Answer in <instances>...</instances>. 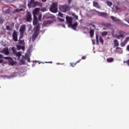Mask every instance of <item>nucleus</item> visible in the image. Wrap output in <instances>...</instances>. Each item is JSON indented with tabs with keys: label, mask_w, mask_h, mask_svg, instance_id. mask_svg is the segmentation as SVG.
<instances>
[{
	"label": "nucleus",
	"mask_w": 129,
	"mask_h": 129,
	"mask_svg": "<svg viewBox=\"0 0 129 129\" xmlns=\"http://www.w3.org/2000/svg\"><path fill=\"white\" fill-rule=\"evenodd\" d=\"M46 63H52V61H50V62H45Z\"/></svg>",
	"instance_id": "56"
},
{
	"label": "nucleus",
	"mask_w": 129,
	"mask_h": 129,
	"mask_svg": "<svg viewBox=\"0 0 129 129\" xmlns=\"http://www.w3.org/2000/svg\"><path fill=\"white\" fill-rule=\"evenodd\" d=\"M110 18L113 20V21L117 22V23H120V20L118 19H117L116 17H114L113 16L110 17Z\"/></svg>",
	"instance_id": "17"
},
{
	"label": "nucleus",
	"mask_w": 129,
	"mask_h": 129,
	"mask_svg": "<svg viewBox=\"0 0 129 129\" xmlns=\"http://www.w3.org/2000/svg\"><path fill=\"white\" fill-rule=\"evenodd\" d=\"M41 1H42L43 3H46V2H47V0H41Z\"/></svg>",
	"instance_id": "52"
},
{
	"label": "nucleus",
	"mask_w": 129,
	"mask_h": 129,
	"mask_svg": "<svg viewBox=\"0 0 129 129\" xmlns=\"http://www.w3.org/2000/svg\"><path fill=\"white\" fill-rule=\"evenodd\" d=\"M84 33L86 34L87 32L86 31H84Z\"/></svg>",
	"instance_id": "59"
},
{
	"label": "nucleus",
	"mask_w": 129,
	"mask_h": 129,
	"mask_svg": "<svg viewBox=\"0 0 129 129\" xmlns=\"http://www.w3.org/2000/svg\"><path fill=\"white\" fill-rule=\"evenodd\" d=\"M21 49L22 50H24L25 49V46H21Z\"/></svg>",
	"instance_id": "50"
},
{
	"label": "nucleus",
	"mask_w": 129,
	"mask_h": 129,
	"mask_svg": "<svg viewBox=\"0 0 129 129\" xmlns=\"http://www.w3.org/2000/svg\"><path fill=\"white\" fill-rule=\"evenodd\" d=\"M72 16L76 19V20H78V16H77L75 14H73Z\"/></svg>",
	"instance_id": "35"
},
{
	"label": "nucleus",
	"mask_w": 129,
	"mask_h": 129,
	"mask_svg": "<svg viewBox=\"0 0 129 129\" xmlns=\"http://www.w3.org/2000/svg\"><path fill=\"white\" fill-rule=\"evenodd\" d=\"M6 29L8 31H11L12 30V29L11 28V27H10L9 26H7Z\"/></svg>",
	"instance_id": "37"
},
{
	"label": "nucleus",
	"mask_w": 129,
	"mask_h": 129,
	"mask_svg": "<svg viewBox=\"0 0 129 129\" xmlns=\"http://www.w3.org/2000/svg\"><path fill=\"white\" fill-rule=\"evenodd\" d=\"M1 53L4 54L6 55H8L9 53V50L8 48H4L0 51Z\"/></svg>",
	"instance_id": "14"
},
{
	"label": "nucleus",
	"mask_w": 129,
	"mask_h": 129,
	"mask_svg": "<svg viewBox=\"0 0 129 129\" xmlns=\"http://www.w3.org/2000/svg\"><path fill=\"white\" fill-rule=\"evenodd\" d=\"M3 58L5 59L8 60V61H9V60L11 58V57L6 56V57H3Z\"/></svg>",
	"instance_id": "36"
},
{
	"label": "nucleus",
	"mask_w": 129,
	"mask_h": 129,
	"mask_svg": "<svg viewBox=\"0 0 129 129\" xmlns=\"http://www.w3.org/2000/svg\"><path fill=\"white\" fill-rule=\"evenodd\" d=\"M83 60H85L86 59V56H83L81 58Z\"/></svg>",
	"instance_id": "45"
},
{
	"label": "nucleus",
	"mask_w": 129,
	"mask_h": 129,
	"mask_svg": "<svg viewBox=\"0 0 129 129\" xmlns=\"http://www.w3.org/2000/svg\"><path fill=\"white\" fill-rule=\"evenodd\" d=\"M119 46V43L117 39L114 40V48L118 47Z\"/></svg>",
	"instance_id": "21"
},
{
	"label": "nucleus",
	"mask_w": 129,
	"mask_h": 129,
	"mask_svg": "<svg viewBox=\"0 0 129 129\" xmlns=\"http://www.w3.org/2000/svg\"><path fill=\"white\" fill-rule=\"evenodd\" d=\"M107 35V32L106 31H104L101 33V36H103V37H104L105 36H106Z\"/></svg>",
	"instance_id": "30"
},
{
	"label": "nucleus",
	"mask_w": 129,
	"mask_h": 129,
	"mask_svg": "<svg viewBox=\"0 0 129 129\" xmlns=\"http://www.w3.org/2000/svg\"><path fill=\"white\" fill-rule=\"evenodd\" d=\"M44 18H46V19H53L54 18V16L51 15L49 14H47L46 15H45L44 16Z\"/></svg>",
	"instance_id": "16"
},
{
	"label": "nucleus",
	"mask_w": 129,
	"mask_h": 129,
	"mask_svg": "<svg viewBox=\"0 0 129 129\" xmlns=\"http://www.w3.org/2000/svg\"><path fill=\"white\" fill-rule=\"evenodd\" d=\"M62 26H63V28H66V26H65L64 25H63Z\"/></svg>",
	"instance_id": "58"
},
{
	"label": "nucleus",
	"mask_w": 129,
	"mask_h": 129,
	"mask_svg": "<svg viewBox=\"0 0 129 129\" xmlns=\"http://www.w3.org/2000/svg\"><path fill=\"white\" fill-rule=\"evenodd\" d=\"M106 3L107 4V5L108 7H111L113 5L112 3L109 1H107L106 2Z\"/></svg>",
	"instance_id": "28"
},
{
	"label": "nucleus",
	"mask_w": 129,
	"mask_h": 129,
	"mask_svg": "<svg viewBox=\"0 0 129 129\" xmlns=\"http://www.w3.org/2000/svg\"><path fill=\"white\" fill-rule=\"evenodd\" d=\"M3 62V59H0V63H2Z\"/></svg>",
	"instance_id": "55"
},
{
	"label": "nucleus",
	"mask_w": 129,
	"mask_h": 129,
	"mask_svg": "<svg viewBox=\"0 0 129 129\" xmlns=\"http://www.w3.org/2000/svg\"><path fill=\"white\" fill-rule=\"evenodd\" d=\"M60 11L63 13H66L67 11L70 9V6L69 5H61L59 6Z\"/></svg>",
	"instance_id": "4"
},
{
	"label": "nucleus",
	"mask_w": 129,
	"mask_h": 129,
	"mask_svg": "<svg viewBox=\"0 0 129 129\" xmlns=\"http://www.w3.org/2000/svg\"><path fill=\"white\" fill-rule=\"evenodd\" d=\"M90 37L93 38L94 34V29H90V31L89 32Z\"/></svg>",
	"instance_id": "22"
},
{
	"label": "nucleus",
	"mask_w": 129,
	"mask_h": 129,
	"mask_svg": "<svg viewBox=\"0 0 129 129\" xmlns=\"http://www.w3.org/2000/svg\"><path fill=\"white\" fill-rule=\"evenodd\" d=\"M92 42L94 45L95 44V41L94 40H92Z\"/></svg>",
	"instance_id": "54"
},
{
	"label": "nucleus",
	"mask_w": 129,
	"mask_h": 129,
	"mask_svg": "<svg viewBox=\"0 0 129 129\" xmlns=\"http://www.w3.org/2000/svg\"><path fill=\"white\" fill-rule=\"evenodd\" d=\"M24 34L20 33V36L19 38V40H21L22 38H24Z\"/></svg>",
	"instance_id": "31"
},
{
	"label": "nucleus",
	"mask_w": 129,
	"mask_h": 129,
	"mask_svg": "<svg viewBox=\"0 0 129 129\" xmlns=\"http://www.w3.org/2000/svg\"><path fill=\"white\" fill-rule=\"evenodd\" d=\"M49 11L53 13H56L58 12V3H52Z\"/></svg>",
	"instance_id": "3"
},
{
	"label": "nucleus",
	"mask_w": 129,
	"mask_h": 129,
	"mask_svg": "<svg viewBox=\"0 0 129 129\" xmlns=\"http://www.w3.org/2000/svg\"><path fill=\"white\" fill-rule=\"evenodd\" d=\"M126 43H127L124 41L123 42H122V43H121V47H124V46H125V45H126Z\"/></svg>",
	"instance_id": "33"
},
{
	"label": "nucleus",
	"mask_w": 129,
	"mask_h": 129,
	"mask_svg": "<svg viewBox=\"0 0 129 129\" xmlns=\"http://www.w3.org/2000/svg\"><path fill=\"white\" fill-rule=\"evenodd\" d=\"M12 49V51H13V53H15L16 52V49L14 48H13Z\"/></svg>",
	"instance_id": "44"
},
{
	"label": "nucleus",
	"mask_w": 129,
	"mask_h": 129,
	"mask_svg": "<svg viewBox=\"0 0 129 129\" xmlns=\"http://www.w3.org/2000/svg\"><path fill=\"white\" fill-rule=\"evenodd\" d=\"M4 22V20L2 18H1L0 19V24L3 25Z\"/></svg>",
	"instance_id": "41"
},
{
	"label": "nucleus",
	"mask_w": 129,
	"mask_h": 129,
	"mask_svg": "<svg viewBox=\"0 0 129 129\" xmlns=\"http://www.w3.org/2000/svg\"><path fill=\"white\" fill-rule=\"evenodd\" d=\"M18 43L20 45H25V42L24 40L19 39Z\"/></svg>",
	"instance_id": "19"
},
{
	"label": "nucleus",
	"mask_w": 129,
	"mask_h": 129,
	"mask_svg": "<svg viewBox=\"0 0 129 129\" xmlns=\"http://www.w3.org/2000/svg\"><path fill=\"white\" fill-rule=\"evenodd\" d=\"M93 6L96 7L98 9H100V6H99V4H98V3L97 2H93Z\"/></svg>",
	"instance_id": "25"
},
{
	"label": "nucleus",
	"mask_w": 129,
	"mask_h": 129,
	"mask_svg": "<svg viewBox=\"0 0 129 129\" xmlns=\"http://www.w3.org/2000/svg\"><path fill=\"white\" fill-rule=\"evenodd\" d=\"M26 31V26L25 25H22L19 29L20 34H24Z\"/></svg>",
	"instance_id": "11"
},
{
	"label": "nucleus",
	"mask_w": 129,
	"mask_h": 129,
	"mask_svg": "<svg viewBox=\"0 0 129 129\" xmlns=\"http://www.w3.org/2000/svg\"><path fill=\"white\" fill-rule=\"evenodd\" d=\"M120 10V8L116 5L113 6V8L112 9V10H113V12L115 13H117L118 11Z\"/></svg>",
	"instance_id": "13"
},
{
	"label": "nucleus",
	"mask_w": 129,
	"mask_h": 129,
	"mask_svg": "<svg viewBox=\"0 0 129 129\" xmlns=\"http://www.w3.org/2000/svg\"><path fill=\"white\" fill-rule=\"evenodd\" d=\"M28 8H35V7H42V3H39L36 0H31L28 5Z\"/></svg>",
	"instance_id": "1"
},
{
	"label": "nucleus",
	"mask_w": 129,
	"mask_h": 129,
	"mask_svg": "<svg viewBox=\"0 0 129 129\" xmlns=\"http://www.w3.org/2000/svg\"><path fill=\"white\" fill-rule=\"evenodd\" d=\"M12 38L15 42L18 41V32L16 30L13 31V33L12 34Z\"/></svg>",
	"instance_id": "6"
},
{
	"label": "nucleus",
	"mask_w": 129,
	"mask_h": 129,
	"mask_svg": "<svg viewBox=\"0 0 129 129\" xmlns=\"http://www.w3.org/2000/svg\"><path fill=\"white\" fill-rule=\"evenodd\" d=\"M99 40L102 45H104V41L102 37L99 36Z\"/></svg>",
	"instance_id": "26"
},
{
	"label": "nucleus",
	"mask_w": 129,
	"mask_h": 129,
	"mask_svg": "<svg viewBox=\"0 0 129 129\" xmlns=\"http://www.w3.org/2000/svg\"><path fill=\"white\" fill-rule=\"evenodd\" d=\"M59 20L61 22H63L64 21V20L63 19H59Z\"/></svg>",
	"instance_id": "48"
},
{
	"label": "nucleus",
	"mask_w": 129,
	"mask_h": 129,
	"mask_svg": "<svg viewBox=\"0 0 129 129\" xmlns=\"http://www.w3.org/2000/svg\"><path fill=\"white\" fill-rule=\"evenodd\" d=\"M96 41L97 45H99V41L98 40V34L96 35Z\"/></svg>",
	"instance_id": "29"
},
{
	"label": "nucleus",
	"mask_w": 129,
	"mask_h": 129,
	"mask_svg": "<svg viewBox=\"0 0 129 129\" xmlns=\"http://www.w3.org/2000/svg\"><path fill=\"white\" fill-rule=\"evenodd\" d=\"M16 47L18 50H20L21 49V46H20L19 45H17Z\"/></svg>",
	"instance_id": "38"
},
{
	"label": "nucleus",
	"mask_w": 129,
	"mask_h": 129,
	"mask_svg": "<svg viewBox=\"0 0 129 129\" xmlns=\"http://www.w3.org/2000/svg\"><path fill=\"white\" fill-rule=\"evenodd\" d=\"M118 49H121L120 47H116V49L118 50Z\"/></svg>",
	"instance_id": "57"
},
{
	"label": "nucleus",
	"mask_w": 129,
	"mask_h": 129,
	"mask_svg": "<svg viewBox=\"0 0 129 129\" xmlns=\"http://www.w3.org/2000/svg\"><path fill=\"white\" fill-rule=\"evenodd\" d=\"M51 21H44L43 22V25H45L46 27L48 26L49 25H50L51 24Z\"/></svg>",
	"instance_id": "20"
},
{
	"label": "nucleus",
	"mask_w": 129,
	"mask_h": 129,
	"mask_svg": "<svg viewBox=\"0 0 129 129\" xmlns=\"http://www.w3.org/2000/svg\"><path fill=\"white\" fill-rule=\"evenodd\" d=\"M16 56H17V57H18L19 58H20V57H21V53L20 52H18L16 53Z\"/></svg>",
	"instance_id": "32"
},
{
	"label": "nucleus",
	"mask_w": 129,
	"mask_h": 129,
	"mask_svg": "<svg viewBox=\"0 0 129 129\" xmlns=\"http://www.w3.org/2000/svg\"><path fill=\"white\" fill-rule=\"evenodd\" d=\"M27 61L28 62H30V58H27Z\"/></svg>",
	"instance_id": "51"
},
{
	"label": "nucleus",
	"mask_w": 129,
	"mask_h": 129,
	"mask_svg": "<svg viewBox=\"0 0 129 129\" xmlns=\"http://www.w3.org/2000/svg\"><path fill=\"white\" fill-rule=\"evenodd\" d=\"M102 25L108 29H110L111 28V23H102Z\"/></svg>",
	"instance_id": "15"
},
{
	"label": "nucleus",
	"mask_w": 129,
	"mask_h": 129,
	"mask_svg": "<svg viewBox=\"0 0 129 129\" xmlns=\"http://www.w3.org/2000/svg\"><path fill=\"white\" fill-rule=\"evenodd\" d=\"M124 34L123 31H119V35H117L115 36V38L118 39H120L121 38H123V34Z\"/></svg>",
	"instance_id": "10"
},
{
	"label": "nucleus",
	"mask_w": 129,
	"mask_h": 129,
	"mask_svg": "<svg viewBox=\"0 0 129 129\" xmlns=\"http://www.w3.org/2000/svg\"><path fill=\"white\" fill-rule=\"evenodd\" d=\"M58 16L61 18H63L64 15L61 13L59 12Z\"/></svg>",
	"instance_id": "39"
},
{
	"label": "nucleus",
	"mask_w": 129,
	"mask_h": 129,
	"mask_svg": "<svg viewBox=\"0 0 129 129\" xmlns=\"http://www.w3.org/2000/svg\"><path fill=\"white\" fill-rule=\"evenodd\" d=\"M33 24L34 26H36L37 25V24H38L37 17H34Z\"/></svg>",
	"instance_id": "18"
},
{
	"label": "nucleus",
	"mask_w": 129,
	"mask_h": 129,
	"mask_svg": "<svg viewBox=\"0 0 129 129\" xmlns=\"http://www.w3.org/2000/svg\"><path fill=\"white\" fill-rule=\"evenodd\" d=\"M72 2V0H68V5L71 4Z\"/></svg>",
	"instance_id": "47"
},
{
	"label": "nucleus",
	"mask_w": 129,
	"mask_h": 129,
	"mask_svg": "<svg viewBox=\"0 0 129 129\" xmlns=\"http://www.w3.org/2000/svg\"><path fill=\"white\" fill-rule=\"evenodd\" d=\"M81 61V59H80L79 60H78L76 63H74V62H71L70 63V65H71V66H72V67H74L75 66V65H76L78 63H79L80 62V61Z\"/></svg>",
	"instance_id": "27"
},
{
	"label": "nucleus",
	"mask_w": 129,
	"mask_h": 129,
	"mask_svg": "<svg viewBox=\"0 0 129 129\" xmlns=\"http://www.w3.org/2000/svg\"><path fill=\"white\" fill-rule=\"evenodd\" d=\"M33 17L37 18V16L40 14V8H35V10L33 11Z\"/></svg>",
	"instance_id": "9"
},
{
	"label": "nucleus",
	"mask_w": 129,
	"mask_h": 129,
	"mask_svg": "<svg viewBox=\"0 0 129 129\" xmlns=\"http://www.w3.org/2000/svg\"><path fill=\"white\" fill-rule=\"evenodd\" d=\"M95 11L96 12V13L98 16H101L104 18H107L108 14L107 13H104V12H100L96 11V10H95Z\"/></svg>",
	"instance_id": "7"
},
{
	"label": "nucleus",
	"mask_w": 129,
	"mask_h": 129,
	"mask_svg": "<svg viewBox=\"0 0 129 129\" xmlns=\"http://www.w3.org/2000/svg\"><path fill=\"white\" fill-rule=\"evenodd\" d=\"M128 40H129V37H127L125 38V39L124 41H125L127 43V42H128Z\"/></svg>",
	"instance_id": "42"
},
{
	"label": "nucleus",
	"mask_w": 129,
	"mask_h": 129,
	"mask_svg": "<svg viewBox=\"0 0 129 129\" xmlns=\"http://www.w3.org/2000/svg\"><path fill=\"white\" fill-rule=\"evenodd\" d=\"M20 62L22 63V64H24V63H25V61H24L23 59H21V60H20Z\"/></svg>",
	"instance_id": "46"
},
{
	"label": "nucleus",
	"mask_w": 129,
	"mask_h": 129,
	"mask_svg": "<svg viewBox=\"0 0 129 129\" xmlns=\"http://www.w3.org/2000/svg\"><path fill=\"white\" fill-rule=\"evenodd\" d=\"M78 26V23L77 22H76L73 24V23L71 24V25L69 26V28H72L74 30H76Z\"/></svg>",
	"instance_id": "12"
},
{
	"label": "nucleus",
	"mask_w": 129,
	"mask_h": 129,
	"mask_svg": "<svg viewBox=\"0 0 129 129\" xmlns=\"http://www.w3.org/2000/svg\"><path fill=\"white\" fill-rule=\"evenodd\" d=\"M6 14H9L10 13V10L9 9H7L6 11L4 12Z\"/></svg>",
	"instance_id": "40"
},
{
	"label": "nucleus",
	"mask_w": 129,
	"mask_h": 129,
	"mask_svg": "<svg viewBox=\"0 0 129 129\" xmlns=\"http://www.w3.org/2000/svg\"><path fill=\"white\" fill-rule=\"evenodd\" d=\"M24 20L29 23H31L32 22V15L30 12H26V15L25 16V19H24Z\"/></svg>",
	"instance_id": "5"
},
{
	"label": "nucleus",
	"mask_w": 129,
	"mask_h": 129,
	"mask_svg": "<svg viewBox=\"0 0 129 129\" xmlns=\"http://www.w3.org/2000/svg\"><path fill=\"white\" fill-rule=\"evenodd\" d=\"M38 16V21H42V15L39 14Z\"/></svg>",
	"instance_id": "34"
},
{
	"label": "nucleus",
	"mask_w": 129,
	"mask_h": 129,
	"mask_svg": "<svg viewBox=\"0 0 129 129\" xmlns=\"http://www.w3.org/2000/svg\"><path fill=\"white\" fill-rule=\"evenodd\" d=\"M90 26H92L94 28V29L95 28V25L94 24H90Z\"/></svg>",
	"instance_id": "49"
},
{
	"label": "nucleus",
	"mask_w": 129,
	"mask_h": 129,
	"mask_svg": "<svg viewBox=\"0 0 129 129\" xmlns=\"http://www.w3.org/2000/svg\"><path fill=\"white\" fill-rule=\"evenodd\" d=\"M106 61L108 63H111V62H113L114 58L113 57L108 58H107Z\"/></svg>",
	"instance_id": "24"
},
{
	"label": "nucleus",
	"mask_w": 129,
	"mask_h": 129,
	"mask_svg": "<svg viewBox=\"0 0 129 129\" xmlns=\"http://www.w3.org/2000/svg\"><path fill=\"white\" fill-rule=\"evenodd\" d=\"M34 33L32 36V40L33 42L36 39V38L38 37L39 35V33L40 32V25H38L36 26L34 28Z\"/></svg>",
	"instance_id": "2"
},
{
	"label": "nucleus",
	"mask_w": 129,
	"mask_h": 129,
	"mask_svg": "<svg viewBox=\"0 0 129 129\" xmlns=\"http://www.w3.org/2000/svg\"><path fill=\"white\" fill-rule=\"evenodd\" d=\"M1 58H3V56L2 54H0V59Z\"/></svg>",
	"instance_id": "53"
},
{
	"label": "nucleus",
	"mask_w": 129,
	"mask_h": 129,
	"mask_svg": "<svg viewBox=\"0 0 129 129\" xmlns=\"http://www.w3.org/2000/svg\"><path fill=\"white\" fill-rule=\"evenodd\" d=\"M66 19L67 23L68 24V26L69 27L72 24H73V18L69 16H66Z\"/></svg>",
	"instance_id": "8"
},
{
	"label": "nucleus",
	"mask_w": 129,
	"mask_h": 129,
	"mask_svg": "<svg viewBox=\"0 0 129 129\" xmlns=\"http://www.w3.org/2000/svg\"><path fill=\"white\" fill-rule=\"evenodd\" d=\"M47 11V10L45 8H44L42 9V10H41V11H42V12H46Z\"/></svg>",
	"instance_id": "43"
},
{
	"label": "nucleus",
	"mask_w": 129,
	"mask_h": 129,
	"mask_svg": "<svg viewBox=\"0 0 129 129\" xmlns=\"http://www.w3.org/2000/svg\"><path fill=\"white\" fill-rule=\"evenodd\" d=\"M9 64L10 65H12V66H14V64H15V62L14 60L13 59V58H11L9 60Z\"/></svg>",
	"instance_id": "23"
}]
</instances>
